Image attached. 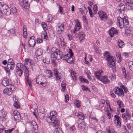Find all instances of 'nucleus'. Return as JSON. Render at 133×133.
I'll list each match as a JSON object with an SVG mask.
<instances>
[{"label": "nucleus", "mask_w": 133, "mask_h": 133, "mask_svg": "<svg viewBox=\"0 0 133 133\" xmlns=\"http://www.w3.org/2000/svg\"><path fill=\"white\" fill-rule=\"evenodd\" d=\"M117 22L119 23V26L121 28H123L124 26H126L125 34H128L131 32V28L127 25L129 24V21L128 19L124 17L122 18L120 17H118L117 19Z\"/></svg>", "instance_id": "f257e3e1"}, {"label": "nucleus", "mask_w": 133, "mask_h": 133, "mask_svg": "<svg viewBox=\"0 0 133 133\" xmlns=\"http://www.w3.org/2000/svg\"><path fill=\"white\" fill-rule=\"evenodd\" d=\"M102 72V71L101 72L100 71L95 72V76L98 79L103 81L105 84L109 83L110 82V81L107 78V76H101V74Z\"/></svg>", "instance_id": "f03ea898"}, {"label": "nucleus", "mask_w": 133, "mask_h": 133, "mask_svg": "<svg viewBox=\"0 0 133 133\" xmlns=\"http://www.w3.org/2000/svg\"><path fill=\"white\" fill-rule=\"evenodd\" d=\"M46 81L45 77L42 75H40L38 76L36 80V83L42 85L44 86L46 85L45 83Z\"/></svg>", "instance_id": "7ed1b4c3"}, {"label": "nucleus", "mask_w": 133, "mask_h": 133, "mask_svg": "<svg viewBox=\"0 0 133 133\" xmlns=\"http://www.w3.org/2000/svg\"><path fill=\"white\" fill-rule=\"evenodd\" d=\"M52 54L53 55L54 59V60L56 59L59 60L61 59H62L63 56V52L60 50L54 52Z\"/></svg>", "instance_id": "20e7f679"}, {"label": "nucleus", "mask_w": 133, "mask_h": 133, "mask_svg": "<svg viewBox=\"0 0 133 133\" xmlns=\"http://www.w3.org/2000/svg\"><path fill=\"white\" fill-rule=\"evenodd\" d=\"M15 90V87L14 85H11L4 89L3 92L4 94H7L8 95H10L12 94V92Z\"/></svg>", "instance_id": "39448f33"}, {"label": "nucleus", "mask_w": 133, "mask_h": 133, "mask_svg": "<svg viewBox=\"0 0 133 133\" xmlns=\"http://www.w3.org/2000/svg\"><path fill=\"white\" fill-rule=\"evenodd\" d=\"M105 58L108 61L109 67L111 68L114 67L115 64L114 61V58L110 56H106Z\"/></svg>", "instance_id": "423d86ee"}, {"label": "nucleus", "mask_w": 133, "mask_h": 133, "mask_svg": "<svg viewBox=\"0 0 133 133\" xmlns=\"http://www.w3.org/2000/svg\"><path fill=\"white\" fill-rule=\"evenodd\" d=\"M56 112L55 111H51L50 113V116L48 117L46 119L47 121L49 123L51 122L53 120L56 119L57 116Z\"/></svg>", "instance_id": "0eeeda50"}, {"label": "nucleus", "mask_w": 133, "mask_h": 133, "mask_svg": "<svg viewBox=\"0 0 133 133\" xmlns=\"http://www.w3.org/2000/svg\"><path fill=\"white\" fill-rule=\"evenodd\" d=\"M5 6V8L0 10L1 12L4 15H9L11 13V9L8 6Z\"/></svg>", "instance_id": "6e6552de"}, {"label": "nucleus", "mask_w": 133, "mask_h": 133, "mask_svg": "<svg viewBox=\"0 0 133 133\" xmlns=\"http://www.w3.org/2000/svg\"><path fill=\"white\" fill-rule=\"evenodd\" d=\"M76 24L74 30H71L72 34H76V32L79 30L81 28V26L79 24V22L78 19H76Z\"/></svg>", "instance_id": "1a4fd4ad"}, {"label": "nucleus", "mask_w": 133, "mask_h": 133, "mask_svg": "<svg viewBox=\"0 0 133 133\" xmlns=\"http://www.w3.org/2000/svg\"><path fill=\"white\" fill-rule=\"evenodd\" d=\"M2 84L4 86L9 87L11 85H13L12 84V82L11 81L8 79L4 78L3 79L2 81Z\"/></svg>", "instance_id": "9d476101"}, {"label": "nucleus", "mask_w": 133, "mask_h": 133, "mask_svg": "<svg viewBox=\"0 0 133 133\" xmlns=\"http://www.w3.org/2000/svg\"><path fill=\"white\" fill-rule=\"evenodd\" d=\"M124 2L129 9L133 10V2L131 0H124Z\"/></svg>", "instance_id": "9b49d317"}, {"label": "nucleus", "mask_w": 133, "mask_h": 133, "mask_svg": "<svg viewBox=\"0 0 133 133\" xmlns=\"http://www.w3.org/2000/svg\"><path fill=\"white\" fill-rule=\"evenodd\" d=\"M98 14L101 20H104L108 18V16L106 13L102 11H99Z\"/></svg>", "instance_id": "f8f14e48"}, {"label": "nucleus", "mask_w": 133, "mask_h": 133, "mask_svg": "<svg viewBox=\"0 0 133 133\" xmlns=\"http://www.w3.org/2000/svg\"><path fill=\"white\" fill-rule=\"evenodd\" d=\"M73 35H74L76 37H78L79 39L80 42H81V41L84 39V35L83 32H79L78 34H76H76H72Z\"/></svg>", "instance_id": "ddd939ff"}, {"label": "nucleus", "mask_w": 133, "mask_h": 133, "mask_svg": "<svg viewBox=\"0 0 133 133\" xmlns=\"http://www.w3.org/2000/svg\"><path fill=\"white\" fill-rule=\"evenodd\" d=\"M14 119L16 121H18L21 119V117L19 113L17 111H15L13 114Z\"/></svg>", "instance_id": "4468645a"}, {"label": "nucleus", "mask_w": 133, "mask_h": 133, "mask_svg": "<svg viewBox=\"0 0 133 133\" xmlns=\"http://www.w3.org/2000/svg\"><path fill=\"white\" fill-rule=\"evenodd\" d=\"M19 3L21 6L24 8L29 7V4L27 0H19Z\"/></svg>", "instance_id": "2eb2a0df"}, {"label": "nucleus", "mask_w": 133, "mask_h": 133, "mask_svg": "<svg viewBox=\"0 0 133 133\" xmlns=\"http://www.w3.org/2000/svg\"><path fill=\"white\" fill-rule=\"evenodd\" d=\"M53 120H54V122L51 123V124L53 128H59L60 125L59 121L56 119H55Z\"/></svg>", "instance_id": "dca6fc26"}, {"label": "nucleus", "mask_w": 133, "mask_h": 133, "mask_svg": "<svg viewBox=\"0 0 133 133\" xmlns=\"http://www.w3.org/2000/svg\"><path fill=\"white\" fill-rule=\"evenodd\" d=\"M75 116H77L79 120L78 121H80V120L82 122H84V119H85V116L84 115L81 113H76L75 114Z\"/></svg>", "instance_id": "f3484780"}, {"label": "nucleus", "mask_w": 133, "mask_h": 133, "mask_svg": "<svg viewBox=\"0 0 133 133\" xmlns=\"http://www.w3.org/2000/svg\"><path fill=\"white\" fill-rule=\"evenodd\" d=\"M57 30L59 34H61L64 30V26L63 24H59L57 28Z\"/></svg>", "instance_id": "a211bd4d"}, {"label": "nucleus", "mask_w": 133, "mask_h": 133, "mask_svg": "<svg viewBox=\"0 0 133 133\" xmlns=\"http://www.w3.org/2000/svg\"><path fill=\"white\" fill-rule=\"evenodd\" d=\"M109 32L111 37H112L114 34H117V32L116 29L112 28L109 31Z\"/></svg>", "instance_id": "6ab92c4d"}, {"label": "nucleus", "mask_w": 133, "mask_h": 133, "mask_svg": "<svg viewBox=\"0 0 133 133\" xmlns=\"http://www.w3.org/2000/svg\"><path fill=\"white\" fill-rule=\"evenodd\" d=\"M7 115L6 112L3 109L0 111V121H2L3 118L6 117Z\"/></svg>", "instance_id": "aec40b11"}, {"label": "nucleus", "mask_w": 133, "mask_h": 133, "mask_svg": "<svg viewBox=\"0 0 133 133\" xmlns=\"http://www.w3.org/2000/svg\"><path fill=\"white\" fill-rule=\"evenodd\" d=\"M114 117L115 118V119L114 120L115 123L116 121V125L118 127H120L121 125V123L120 121V118L116 115H115Z\"/></svg>", "instance_id": "412c9836"}, {"label": "nucleus", "mask_w": 133, "mask_h": 133, "mask_svg": "<svg viewBox=\"0 0 133 133\" xmlns=\"http://www.w3.org/2000/svg\"><path fill=\"white\" fill-rule=\"evenodd\" d=\"M33 62L32 60H31L28 58H25V62L24 63V65H29L30 66H32V63ZM31 67L32 68V67L31 66Z\"/></svg>", "instance_id": "4be33fe9"}, {"label": "nucleus", "mask_w": 133, "mask_h": 133, "mask_svg": "<svg viewBox=\"0 0 133 133\" xmlns=\"http://www.w3.org/2000/svg\"><path fill=\"white\" fill-rule=\"evenodd\" d=\"M78 128L79 130L81 131H83L85 127V123L84 122H80L78 125Z\"/></svg>", "instance_id": "5701e85b"}, {"label": "nucleus", "mask_w": 133, "mask_h": 133, "mask_svg": "<svg viewBox=\"0 0 133 133\" xmlns=\"http://www.w3.org/2000/svg\"><path fill=\"white\" fill-rule=\"evenodd\" d=\"M125 8V5L123 3H121L119 5L118 8L119 12L121 13L122 11H124Z\"/></svg>", "instance_id": "b1692460"}, {"label": "nucleus", "mask_w": 133, "mask_h": 133, "mask_svg": "<svg viewBox=\"0 0 133 133\" xmlns=\"http://www.w3.org/2000/svg\"><path fill=\"white\" fill-rule=\"evenodd\" d=\"M41 36L42 38H44L47 41H49L48 37L47 35V32L45 31H44L43 32V33L41 34Z\"/></svg>", "instance_id": "393cba45"}, {"label": "nucleus", "mask_w": 133, "mask_h": 133, "mask_svg": "<svg viewBox=\"0 0 133 133\" xmlns=\"http://www.w3.org/2000/svg\"><path fill=\"white\" fill-rule=\"evenodd\" d=\"M45 76L48 78H51L53 77L51 71L49 70H47L46 71Z\"/></svg>", "instance_id": "a878e982"}, {"label": "nucleus", "mask_w": 133, "mask_h": 133, "mask_svg": "<svg viewBox=\"0 0 133 133\" xmlns=\"http://www.w3.org/2000/svg\"><path fill=\"white\" fill-rule=\"evenodd\" d=\"M116 102L119 108H121L124 107V105L123 102L121 100L117 99V100Z\"/></svg>", "instance_id": "bb28decb"}, {"label": "nucleus", "mask_w": 133, "mask_h": 133, "mask_svg": "<svg viewBox=\"0 0 133 133\" xmlns=\"http://www.w3.org/2000/svg\"><path fill=\"white\" fill-rule=\"evenodd\" d=\"M42 52V50L40 48H39L36 51L35 55L37 56H38L41 55Z\"/></svg>", "instance_id": "cd10ccee"}, {"label": "nucleus", "mask_w": 133, "mask_h": 133, "mask_svg": "<svg viewBox=\"0 0 133 133\" xmlns=\"http://www.w3.org/2000/svg\"><path fill=\"white\" fill-rule=\"evenodd\" d=\"M117 88L118 89V95H122L124 96V95L122 89L121 88H119L118 87H117Z\"/></svg>", "instance_id": "c85d7f7f"}, {"label": "nucleus", "mask_w": 133, "mask_h": 133, "mask_svg": "<svg viewBox=\"0 0 133 133\" xmlns=\"http://www.w3.org/2000/svg\"><path fill=\"white\" fill-rule=\"evenodd\" d=\"M23 35L25 38L27 37V35L26 28V26L24 25L23 26Z\"/></svg>", "instance_id": "c756f323"}, {"label": "nucleus", "mask_w": 133, "mask_h": 133, "mask_svg": "<svg viewBox=\"0 0 133 133\" xmlns=\"http://www.w3.org/2000/svg\"><path fill=\"white\" fill-rule=\"evenodd\" d=\"M34 106H35V107L36 108H35L34 109V115L35 116L36 119H37V117L36 113L38 112V110L37 108V104L35 103V104H34Z\"/></svg>", "instance_id": "7c9ffc66"}, {"label": "nucleus", "mask_w": 133, "mask_h": 133, "mask_svg": "<svg viewBox=\"0 0 133 133\" xmlns=\"http://www.w3.org/2000/svg\"><path fill=\"white\" fill-rule=\"evenodd\" d=\"M45 111H44L43 112H40L38 114L39 116L41 119H43L45 116Z\"/></svg>", "instance_id": "2f4dec72"}, {"label": "nucleus", "mask_w": 133, "mask_h": 133, "mask_svg": "<svg viewBox=\"0 0 133 133\" xmlns=\"http://www.w3.org/2000/svg\"><path fill=\"white\" fill-rule=\"evenodd\" d=\"M122 76L124 78H127V75L126 73V70L124 68H122Z\"/></svg>", "instance_id": "473e14b6"}, {"label": "nucleus", "mask_w": 133, "mask_h": 133, "mask_svg": "<svg viewBox=\"0 0 133 133\" xmlns=\"http://www.w3.org/2000/svg\"><path fill=\"white\" fill-rule=\"evenodd\" d=\"M124 42L123 41L119 40L118 41V45L120 48H121L124 45Z\"/></svg>", "instance_id": "72a5a7b5"}, {"label": "nucleus", "mask_w": 133, "mask_h": 133, "mask_svg": "<svg viewBox=\"0 0 133 133\" xmlns=\"http://www.w3.org/2000/svg\"><path fill=\"white\" fill-rule=\"evenodd\" d=\"M72 56H70V57L67 60L66 62L69 63H73V58L72 57Z\"/></svg>", "instance_id": "f704fd0d"}, {"label": "nucleus", "mask_w": 133, "mask_h": 133, "mask_svg": "<svg viewBox=\"0 0 133 133\" xmlns=\"http://www.w3.org/2000/svg\"><path fill=\"white\" fill-rule=\"evenodd\" d=\"M70 56L69 54H67L64 55H63L62 59L63 60H65L66 61L70 57Z\"/></svg>", "instance_id": "c9c22d12"}, {"label": "nucleus", "mask_w": 133, "mask_h": 133, "mask_svg": "<svg viewBox=\"0 0 133 133\" xmlns=\"http://www.w3.org/2000/svg\"><path fill=\"white\" fill-rule=\"evenodd\" d=\"M128 65L129 66V68L130 70L133 71V62H129Z\"/></svg>", "instance_id": "e433bc0d"}, {"label": "nucleus", "mask_w": 133, "mask_h": 133, "mask_svg": "<svg viewBox=\"0 0 133 133\" xmlns=\"http://www.w3.org/2000/svg\"><path fill=\"white\" fill-rule=\"evenodd\" d=\"M41 25L44 31H45V30L47 29V25L46 23L44 22H42L41 24Z\"/></svg>", "instance_id": "4c0bfd02"}, {"label": "nucleus", "mask_w": 133, "mask_h": 133, "mask_svg": "<svg viewBox=\"0 0 133 133\" xmlns=\"http://www.w3.org/2000/svg\"><path fill=\"white\" fill-rule=\"evenodd\" d=\"M61 86L62 88L61 90L64 91L65 88L66 84L64 82H62L61 84Z\"/></svg>", "instance_id": "58836bf2"}, {"label": "nucleus", "mask_w": 133, "mask_h": 133, "mask_svg": "<svg viewBox=\"0 0 133 133\" xmlns=\"http://www.w3.org/2000/svg\"><path fill=\"white\" fill-rule=\"evenodd\" d=\"M5 6L7 5L6 4H4V3L3 2H0V8L1 10L4 8H5L4 6Z\"/></svg>", "instance_id": "ea45409f"}, {"label": "nucleus", "mask_w": 133, "mask_h": 133, "mask_svg": "<svg viewBox=\"0 0 133 133\" xmlns=\"http://www.w3.org/2000/svg\"><path fill=\"white\" fill-rule=\"evenodd\" d=\"M13 105L14 107L17 109L19 108L20 107L19 105L17 102H15L14 104Z\"/></svg>", "instance_id": "a19ab883"}, {"label": "nucleus", "mask_w": 133, "mask_h": 133, "mask_svg": "<svg viewBox=\"0 0 133 133\" xmlns=\"http://www.w3.org/2000/svg\"><path fill=\"white\" fill-rule=\"evenodd\" d=\"M116 56L118 59H119L118 62H121V56L119 53H116Z\"/></svg>", "instance_id": "79ce46f5"}, {"label": "nucleus", "mask_w": 133, "mask_h": 133, "mask_svg": "<svg viewBox=\"0 0 133 133\" xmlns=\"http://www.w3.org/2000/svg\"><path fill=\"white\" fill-rule=\"evenodd\" d=\"M11 12H12L13 14H15L17 12V9L16 7H13L11 10Z\"/></svg>", "instance_id": "37998d69"}, {"label": "nucleus", "mask_w": 133, "mask_h": 133, "mask_svg": "<svg viewBox=\"0 0 133 133\" xmlns=\"http://www.w3.org/2000/svg\"><path fill=\"white\" fill-rule=\"evenodd\" d=\"M53 19V18L51 15H48L47 19V21L48 22H50L52 21Z\"/></svg>", "instance_id": "c03bdc74"}, {"label": "nucleus", "mask_w": 133, "mask_h": 133, "mask_svg": "<svg viewBox=\"0 0 133 133\" xmlns=\"http://www.w3.org/2000/svg\"><path fill=\"white\" fill-rule=\"evenodd\" d=\"M75 104L76 106L78 108L79 107L81 106L79 101L76 99L75 102Z\"/></svg>", "instance_id": "a18cd8bd"}, {"label": "nucleus", "mask_w": 133, "mask_h": 133, "mask_svg": "<svg viewBox=\"0 0 133 133\" xmlns=\"http://www.w3.org/2000/svg\"><path fill=\"white\" fill-rule=\"evenodd\" d=\"M33 121V120L32 119V117L29 116L28 118V122H29L31 124V125H32Z\"/></svg>", "instance_id": "49530a36"}, {"label": "nucleus", "mask_w": 133, "mask_h": 133, "mask_svg": "<svg viewBox=\"0 0 133 133\" xmlns=\"http://www.w3.org/2000/svg\"><path fill=\"white\" fill-rule=\"evenodd\" d=\"M105 101L103 99L101 100L99 102V105L102 107L104 105Z\"/></svg>", "instance_id": "de8ad7c7"}, {"label": "nucleus", "mask_w": 133, "mask_h": 133, "mask_svg": "<svg viewBox=\"0 0 133 133\" xmlns=\"http://www.w3.org/2000/svg\"><path fill=\"white\" fill-rule=\"evenodd\" d=\"M124 114L125 115V116H127L129 119L131 117V115L129 114L128 111L127 110L126 111L125 113H124Z\"/></svg>", "instance_id": "09e8293b"}, {"label": "nucleus", "mask_w": 133, "mask_h": 133, "mask_svg": "<svg viewBox=\"0 0 133 133\" xmlns=\"http://www.w3.org/2000/svg\"><path fill=\"white\" fill-rule=\"evenodd\" d=\"M14 129V128H12L10 129L4 130V131L6 133H11V132Z\"/></svg>", "instance_id": "8fccbe9b"}, {"label": "nucleus", "mask_w": 133, "mask_h": 133, "mask_svg": "<svg viewBox=\"0 0 133 133\" xmlns=\"http://www.w3.org/2000/svg\"><path fill=\"white\" fill-rule=\"evenodd\" d=\"M122 117L125 121L126 122H127V120L129 119V118H127V117L125 116V115L124 114H123L122 115Z\"/></svg>", "instance_id": "3c124183"}, {"label": "nucleus", "mask_w": 133, "mask_h": 133, "mask_svg": "<svg viewBox=\"0 0 133 133\" xmlns=\"http://www.w3.org/2000/svg\"><path fill=\"white\" fill-rule=\"evenodd\" d=\"M13 63H14V61L12 58H10L8 61V63L9 64H12Z\"/></svg>", "instance_id": "603ef678"}, {"label": "nucleus", "mask_w": 133, "mask_h": 133, "mask_svg": "<svg viewBox=\"0 0 133 133\" xmlns=\"http://www.w3.org/2000/svg\"><path fill=\"white\" fill-rule=\"evenodd\" d=\"M93 9L94 12L95 13H96L97 11V6L96 5H94L93 6Z\"/></svg>", "instance_id": "864d4df0"}, {"label": "nucleus", "mask_w": 133, "mask_h": 133, "mask_svg": "<svg viewBox=\"0 0 133 133\" xmlns=\"http://www.w3.org/2000/svg\"><path fill=\"white\" fill-rule=\"evenodd\" d=\"M28 44L29 46L30 47H33V46L32 45V40H29L28 41Z\"/></svg>", "instance_id": "5fc2aeb1"}, {"label": "nucleus", "mask_w": 133, "mask_h": 133, "mask_svg": "<svg viewBox=\"0 0 133 133\" xmlns=\"http://www.w3.org/2000/svg\"><path fill=\"white\" fill-rule=\"evenodd\" d=\"M117 88V87H116L115 88L113 89V91L115 94L118 95V89Z\"/></svg>", "instance_id": "6e6d98bb"}, {"label": "nucleus", "mask_w": 133, "mask_h": 133, "mask_svg": "<svg viewBox=\"0 0 133 133\" xmlns=\"http://www.w3.org/2000/svg\"><path fill=\"white\" fill-rule=\"evenodd\" d=\"M65 102L66 103L68 102L69 99V95H66L65 96Z\"/></svg>", "instance_id": "4d7b16f0"}, {"label": "nucleus", "mask_w": 133, "mask_h": 133, "mask_svg": "<svg viewBox=\"0 0 133 133\" xmlns=\"http://www.w3.org/2000/svg\"><path fill=\"white\" fill-rule=\"evenodd\" d=\"M101 123L102 124H104L105 123L104 118L103 117H102L100 119Z\"/></svg>", "instance_id": "13d9d810"}, {"label": "nucleus", "mask_w": 133, "mask_h": 133, "mask_svg": "<svg viewBox=\"0 0 133 133\" xmlns=\"http://www.w3.org/2000/svg\"><path fill=\"white\" fill-rule=\"evenodd\" d=\"M36 41L37 43H40L43 42V40L42 39L37 38L36 40Z\"/></svg>", "instance_id": "bf43d9fd"}, {"label": "nucleus", "mask_w": 133, "mask_h": 133, "mask_svg": "<svg viewBox=\"0 0 133 133\" xmlns=\"http://www.w3.org/2000/svg\"><path fill=\"white\" fill-rule=\"evenodd\" d=\"M59 74L54 76L56 78V81H58L60 79V76L59 75Z\"/></svg>", "instance_id": "052dcab7"}, {"label": "nucleus", "mask_w": 133, "mask_h": 133, "mask_svg": "<svg viewBox=\"0 0 133 133\" xmlns=\"http://www.w3.org/2000/svg\"><path fill=\"white\" fill-rule=\"evenodd\" d=\"M59 39H60V43H63L64 41V39L63 37L61 36H59Z\"/></svg>", "instance_id": "680f3d73"}, {"label": "nucleus", "mask_w": 133, "mask_h": 133, "mask_svg": "<svg viewBox=\"0 0 133 133\" xmlns=\"http://www.w3.org/2000/svg\"><path fill=\"white\" fill-rule=\"evenodd\" d=\"M55 129V131L56 133H59L60 132L61 130L59 128H54Z\"/></svg>", "instance_id": "e2e57ef3"}, {"label": "nucleus", "mask_w": 133, "mask_h": 133, "mask_svg": "<svg viewBox=\"0 0 133 133\" xmlns=\"http://www.w3.org/2000/svg\"><path fill=\"white\" fill-rule=\"evenodd\" d=\"M24 67L25 69V70H24V73L25 74H28V69H27V67L26 65H24Z\"/></svg>", "instance_id": "0e129e2a"}, {"label": "nucleus", "mask_w": 133, "mask_h": 133, "mask_svg": "<svg viewBox=\"0 0 133 133\" xmlns=\"http://www.w3.org/2000/svg\"><path fill=\"white\" fill-rule=\"evenodd\" d=\"M54 76L55 75H56L59 74L57 70L56 69H55L54 70Z\"/></svg>", "instance_id": "69168bd1"}, {"label": "nucleus", "mask_w": 133, "mask_h": 133, "mask_svg": "<svg viewBox=\"0 0 133 133\" xmlns=\"http://www.w3.org/2000/svg\"><path fill=\"white\" fill-rule=\"evenodd\" d=\"M18 74L19 76H21L22 74V71L21 70H19V71H17Z\"/></svg>", "instance_id": "338daca9"}, {"label": "nucleus", "mask_w": 133, "mask_h": 133, "mask_svg": "<svg viewBox=\"0 0 133 133\" xmlns=\"http://www.w3.org/2000/svg\"><path fill=\"white\" fill-rule=\"evenodd\" d=\"M106 130L108 133H112V132H113L114 131L112 130H111L109 128L107 129Z\"/></svg>", "instance_id": "774afa93"}]
</instances>
